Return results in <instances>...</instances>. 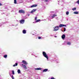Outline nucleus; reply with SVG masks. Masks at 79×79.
<instances>
[{"label": "nucleus", "mask_w": 79, "mask_h": 79, "mask_svg": "<svg viewBox=\"0 0 79 79\" xmlns=\"http://www.w3.org/2000/svg\"><path fill=\"white\" fill-rule=\"evenodd\" d=\"M49 79H55V78L54 77H49Z\"/></svg>", "instance_id": "f3484780"}, {"label": "nucleus", "mask_w": 79, "mask_h": 79, "mask_svg": "<svg viewBox=\"0 0 79 79\" xmlns=\"http://www.w3.org/2000/svg\"><path fill=\"white\" fill-rule=\"evenodd\" d=\"M40 21V19H38L37 20L35 21V23H38V22H39Z\"/></svg>", "instance_id": "aec40b11"}, {"label": "nucleus", "mask_w": 79, "mask_h": 79, "mask_svg": "<svg viewBox=\"0 0 79 79\" xmlns=\"http://www.w3.org/2000/svg\"><path fill=\"white\" fill-rule=\"evenodd\" d=\"M24 21L25 20L24 19L21 20L20 21V24H24Z\"/></svg>", "instance_id": "7ed1b4c3"}, {"label": "nucleus", "mask_w": 79, "mask_h": 79, "mask_svg": "<svg viewBox=\"0 0 79 79\" xmlns=\"http://www.w3.org/2000/svg\"><path fill=\"white\" fill-rule=\"evenodd\" d=\"M35 70H41L42 69L41 68H36L35 69Z\"/></svg>", "instance_id": "9d476101"}, {"label": "nucleus", "mask_w": 79, "mask_h": 79, "mask_svg": "<svg viewBox=\"0 0 79 79\" xmlns=\"http://www.w3.org/2000/svg\"><path fill=\"white\" fill-rule=\"evenodd\" d=\"M35 58H37V57H38V56H35Z\"/></svg>", "instance_id": "473e14b6"}, {"label": "nucleus", "mask_w": 79, "mask_h": 79, "mask_svg": "<svg viewBox=\"0 0 79 79\" xmlns=\"http://www.w3.org/2000/svg\"><path fill=\"white\" fill-rule=\"evenodd\" d=\"M22 66H23V68H24V69H27V67H26V65H24L23 64H22Z\"/></svg>", "instance_id": "1a4fd4ad"}, {"label": "nucleus", "mask_w": 79, "mask_h": 79, "mask_svg": "<svg viewBox=\"0 0 79 79\" xmlns=\"http://www.w3.org/2000/svg\"><path fill=\"white\" fill-rule=\"evenodd\" d=\"M22 63H23L24 64H26V65H27V62L25 61L24 60H23Z\"/></svg>", "instance_id": "39448f33"}, {"label": "nucleus", "mask_w": 79, "mask_h": 79, "mask_svg": "<svg viewBox=\"0 0 79 79\" xmlns=\"http://www.w3.org/2000/svg\"><path fill=\"white\" fill-rule=\"evenodd\" d=\"M48 69H45L43 70V72H47L48 71Z\"/></svg>", "instance_id": "4468645a"}, {"label": "nucleus", "mask_w": 79, "mask_h": 79, "mask_svg": "<svg viewBox=\"0 0 79 79\" xmlns=\"http://www.w3.org/2000/svg\"><path fill=\"white\" fill-rule=\"evenodd\" d=\"M37 6V5H33L32 6H30L29 8H33V7H36V6Z\"/></svg>", "instance_id": "20e7f679"}, {"label": "nucleus", "mask_w": 79, "mask_h": 79, "mask_svg": "<svg viewBox=\"0 0 79 79\" xmlns=\"http://www.w3.org/2000/svg\"><path fill=\"white\" fill-rule=\"evenodd\" d=\"M43 55L45 58H47V61H48V56L47 55L46 52H43Z\"/></svg>", "instance_id": "f03ea898"}, {"label": "nucleus", "mask_w": 79, "mask_h": 79, "mask_svg": "<svg viewBox=\"0 0 79 79\" xmlns=\"http://www.w3.org/2000/svg\"><path fill=\"white\" fill-rule=\"evenodd\" d=\"M37 19V17H35V20L36 21Z\"/></svg>", "instance_id": "bb28decb"}, {"label": "nucleus", "mask_w": 79, "mask_h": 79, "mask_svg": "<svg viewBox=\"0 0 79 79\" xmlns=\"http://www.w3.org/2000/svg\"><path fill=\"white\" fill-rule=\"evenodd\" d=\"M14 4H17V2L16 1V0H14Z\"/></svg>", "instance_id": "6ab92c4d"}, {"label": "nucleus", "mask_w": 79, "mask_h": 79, "mask_svg": "<svg viewBox=\"0 0 79 79\" xmlns=\"http://www.w3.org/2000/svg\"><path fill=\"white\" fill-rule=\"evenodd\" d=\"M66 27V25L63 24H60L59 26H57L55 28H57V29H54V31H56L59 29L58 28L59 27Z\"/></svg>", "instance_id": "f257e3e1"}, {"label": "nucleus", "mask_w": 79, "mask_h": 79, "mask_svg": "<svg viewBox=\"0 0 79 79\" xmlns=\"http://www.w3.org/2000/svg\"><path fill=\"white\" fill-rule=\"evenodd\" d=\"M10 75L11 76V75H10Z\"/></svg>", "instance_id": "e433bc0d"}, {"label": "nucleus", "mask_w": 79, "mask_h": 79, "mask_svg": "<svg viewBox=\"0 0 79 79\" xmlns=\"http://www.w3.org/2000/svg\"><path fill=\"white\" fill-rule=\"evenodd\" d=\"M56 27H55L54 28V29L53 30L54 31H54V30H55V29H58L57 28H55Z\"/></svg>", "instance_id": "b1692460"}, {"label": "nucleus", "mask_w": 79, "mask_h": 79, "mask_svg": "<svg viewBox=\"0 0 79 79\" xmlns=\"http://www.w3.org/2000/svg\"><path fill=\"white\" fill-rule=\"evenodd\" d=\"M33 35H34V34H33Z\"/></svg>", "instance_id": "c9c22d12"}, {"label": "nucleus", "mask_w": 79, "mask_h": 79, "mask_svg": "<svg viewBox=\"0 0 79 79\" xmlns=\"http://www.w3.org/2000/svg\"><path fill=\"white\" fill-rule=\"evenodd\" d=\"M55 37H57L56 36H55Z\"/></svg>", "instance_id": "72a5a7b5"}, {"label": "nucleus", "mask_w": 79, "mask_h": 79, "mask_svg": "<svg viewBox=\"0 0 79 79\" xmlns=\"http://www.w3.org/2000/svg\"><path fill=\"white\" fill-rule=\"evenodd\" d=\"M56 14H53L52 15V16L51 19H53V18H54L55 16H56Z\"/></svg>", "instance_id": "6e6552de"}, {"label": "nucleus", "mask_w": 79, "mask_h": 79, "mask_svg": "<svg viewBox=\"0 0 79 79\" xmlns=\"http://www.w3.org/2000/svg\"><path fill=\"white\" fill-rule=\"evenodd\" d=\"M12 72L13 74V75H14V74H15V72H14V71L13 70L12 71Z\"/></svg>", "instance_id": "393cba45"}, {"label": "nucleus", "mask_w": 79, "mask_h": 79, "mask_svg": "<svg viewBox=\"0 0 79 79\" xmlns=\"http://www.w3.org/2000/svg\"><path fill=\"white\" fill-rule=\"evenodd\" d=\"M1 5H2V4L1 3H0V6H1Z\"/></svg>", "instance_id": "7c9ffc66"}, {"label": "nucleus", "mask_w": 79, "mask_h": 79, "mask_svg": "<svg viewBox=\"0 0 79 79\" xmlns=\"http://www.w3.org/2000/svg\"><path fill=\"white\" fill-rule=\"evenodd\" d=\"M16 66H18V63H15V64L13 65V66L14 67H15Z\"/></svg>", "instance_id": "a211bd4d"}, {"label": "nucleus", "mask_w": 79, "mask_h": 79, "mask_svg": "<svg viewBox=\"0 0 79 79\" xmlns=\"http://www.w3.org/2000/svg\"><path fill=\"white\" fill-rule=\"evenodd\" d=\"M17 72H18V74H21V70H20L19 69H18L17 71Z\"/></svg>", "instance_id": "dca6fc26"}, {"label": "nucleus", "mask_w": 79, "mask_h": 79, "mask_svg": "<svg viewBox=\"0 0 79 79\" xmlns=\"http://www.w3.org/2000/svg\"><path fill=\"white\" fill-rule=\"evenodd\" d=\"M48 0H45V2H48Z\"/></svg>", "instance_id": "c756f323"}, {"label": "nucleus", "mask_w": 79, "mask_h": 79, "mask_svg": "<svg viewBox=\"0 0 79 79\" xmlns=\"http://www.w3.org/2000/svg\"><path fill=\"white\" fill-rule=\"evenodd\" d=\"M23 34H26V31L25 30H23Z\"/></svg>", "instance_id": "f8f14e48"}, {"label": "nucleus", "mask_w": 79, "mask_h": 79, "mask_svg": "<svg viewBox=\"0 0 79 79\" xmlns=\"http://www.w3.org/2000/svg\"><path fill=\"white\" fill-rule=\"evenodd\" d=\"M36 10H37V9H34L31 11L30 12V13H34V12H35V11H36Z\"/></svg>", "instance_id": "423d86ee"}, {"label": "nucleus", "mask_w": 79, "mask_h": 79, "mask_svg": "<svg viewBox=\"0 0 79 79\" xmlns=\"http://www.w3.org/2000/svg\"><path fill=\"white\" fill-rule=\"evenodd\" d=\"M3 57L5 58H7V55H4Z\"/></svg>", "instance_id": "412c9836"}, {"label": "nucleus", "mask_w": 79, "mask_h": 79, "mask_svg": "<svg viewBox=\"0 0 79 79\" xmlns=\"http://www.w3.org/2000/svg\"><path fill=\"white\" fill-rule=\"evenodd\" d=\"M67 45H71V42H67Z\"/></svg>", "instance_id": "2eb2a0df"}, {"label": "nucleus", "mask_w": 79, "mask_h": 79, "mask_svg": "<svg viewBox=\"0 0 79 79\" xmlns=\"http://www.w3.org/2000/svg\"><path fill=\"white\" fill-rule=\"evenodd\" d=\"M77 4H79V0H78L77 2Z\"/></svg>", "instance_id": "a878e982"}, {"label": "nucleus", "mask_w": 79, "mask_h": 79, "mask_svg": "<svg viewBox=\"0 0 79 79\" xmlns=\"http://www.w3.org/2000/svg\"><path fill=\"white\" fill-rule=\"evenodd\" d=\"M64 32H65V31H66V28H64Z\"/></svg>", "instance_id": "cd10ccee"}, {"label": "nucleus", "mask_w": 79, "mask_h": 79, "mask_svg": "<svg viewBox=\"0 0 79 79\" xmlns=\"http://www.w3.org/2000/svg\"><path fill=\"white\" fill-rule=\"evenodd\" d=\"M65 38V35L64 34L62 36V39H64Z\"/></svg>", "instance_id": "9b49d317"}, {"label": "nucleus", "mask_w": 79, "mask_h": 79, "mask_svg": "<svg viewBox=\"0 0 79 79\" xmlns=\"http://www.w3.org/2000/svg\"><path fill=\"white\" fill-rule=\"evenodd\" d=\"M66 15H69V12L67 11L66 12Z\"/></svg>", "instance_id": "5701e85b"}, {"label": "nucleus", "mask_w": 79, "mask_h": 79, "mask_svg": "<svg viewBox=\"0 0 79 79\" xmlns=\"http://www.w3.org/2000/svg\"><path fill=\"white\" fill-rule=\"evenodd\" d=\"M72 10H73V11H75V10H76V8L74 7V8H73Z\"/></svg>", "instance_id": "4be33fe9"}, {"label": "nucleus", "mask_w": 79, "mask_h": 79, "mask_svg": "<svg viewBox=\"0 0 79 79\" xmlns=\"http://www.w3.org/2000/svg\"><path fill=\"white\" fill-rule=\"evenodd\" d=\"M74 14H75V15H78L79 14V12L77 11H75L73 12Z\"/></svg>", "instance_id": "ddd939ff"}, {"label": "nucleus", "mask_w": 79, "mask_h": 79, "mask_svg": "<svg viewBox=\"0 0 79 79\" xmlns=\"http://www.w3.org/2000/svg\"><path fill=\"white\" fill-rule=\"evenodd\" d=\"M51 13H54V11H51Z\"/></svg>", "instance_id": "2f4dec72"}, {"label": "nucleus", "mask_w": 79, "mask_h": 79, "mask_svg": "<svg viewBox=\"0 0 79 79\" xmlns=\"http://www.w3.org/2000/svg\"><path fill=\"white\" fill-rule=\"evenodd\" d=\"M19 13H24V10H20L19 11Z\"/></svg>", "instance_id": "0eeeda50"}, {"label": "nucleus", "mask_w": 79, "mask_h": 79, "mask_svg": "<svg viewBox=\"0 0 79 79\" xmlns=\"http://www.w3.org/2000/svg\"><path fill=\"white\" fill-rule=\"evenodd\" d=\"M36 22H33V23H35Z\"/></svg>", "instance_id": "f704fd0d"}, {"label": "nucleus", "mask_w": 79, "mask_h": 79, "mask_svg": "<svg viewBox=\"0 0 79 79\" xmlns=\"http://www.w3.org/2000/svg\"><path fill=\"white\" fill-rule=\"evenodd\" d=\"M41 39V37H38V39Z\"/></svg>", "instance_id": "c85d7f7f"}]
</instances>
